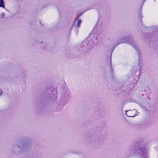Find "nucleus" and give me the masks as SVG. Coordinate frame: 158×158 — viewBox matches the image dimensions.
Instances as JSON below:
<instances>
[{"label":"nucleus","instance_id":"f257e3e1","mask_svg":"<svg viewBox=\"0 0 158 158\" xmlns=\"http://www.w3.org/2000/svg\"><path fill=\"white\" fill-rule=\"evenodd\" d=\"M4 3L3 0H0V7L5 8Z\"/></svg>","mask_w":158,"mask_h":158},{"label":"nucleus","instance_id":"f03ea898","mask_svg":"<svg viewBox=\"0 0 158 158\" xmlns=\"http://www.w3.org/2000/svg\"><path fill=\"white\" fill-rule=\"evenodd\" d=\"M81 23V19H79L78 21V22H77V26L78 28L79 27L80 25V24Z\"/></svg>","mask_w":158,"mask_h":158},{"label":"nucleus","instance_id":"7ed1b4c3","mask_svg":"<svg viewBox=\"0 0 158 158\" xmlns=\"http://www.w3.org/2000/svg\"><path fill=\"white\" fill-rule=\"evenodd\" d=\"M128 116L129 117H133L134 116V115H130V116Z\"/></svg>","mask_w":158,"mask_h":158},{"label":"nucleus","instance_id":"20e7f679","mask_svg":"<svg viewBox=\"0 0 158 158\" xmlns=\"http://www.w3.org/2000/svg\"><path fill=\"white\" fill-rule=\"evenodd\" d=\"M2 94V92L1 91H0V95L1 94Z\"/></svg>","mask_w":158,"mask_h":158},{"label":"nucleus","instance_id":"39448f33","mask_svg":"<svg viewBox=\"0 0 158 158\" xmlns=\"http://www.w3.org/2000/svg\"><path fill=\"white\" fill-rule=\"evenodd\" d=\"M129 112H131V111H129Z\"/></svg>","mask_w":158,"mask_h":158}]
</instances>
